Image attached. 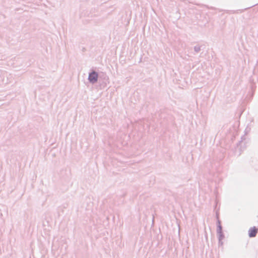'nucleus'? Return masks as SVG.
<instances>
[{"label": "nucleus", "instance_id": "nucleus-1", "mask_svg": "<svg viewBox=\"0 0 258 258\" xmlns=\"http://www.w3.org/2000/svg\"><path fill=\"white\" fill-rule=\"evenodd\" d=\"M98 74L96 72L93 71L89 74L88 80L91 84H94L96 83L98 81Z\"/></svg>", "mask_w": 258, "mask_h": 258}, {"label": "nucleus", "instance_id": "nucleus-2", "mask_svg": "<svg viewBox=\"0 0 258 258\" xmlns=\"http://www.w3.org/2000/svg\"><path fill=\"white\" fill-rule=\"evenodd\" d=\"M219 225L217 227V234L218 235L219 241L220 242L224 238V235L222 233V226L220 225V221L218 220Z\"/></svg>", "mask_w": 258, "mask_h": 258}, {"label": "nucleus", "instance_id": "nucleus-3", "mask_svg": "<svg viewBox=\"0 0 258 258\" xmlns=\"http://www.w3.org/2000/svg\"><path fill=\"white\" fill-rule=\"evenodd\" d=\"M257 232V229L255 227H251L248 231V235L250 237H255Z\"/></svg>", "mask_w": 258, "mask_h": 258}, {"label": "nucleus", "instance_id": "nucleus-4", "mask_svg": "<svg viewBox=\"0 0 258 258\" xmlns=\"http://www.w3.org/2000/svg\"><path fill=\"white\" fill-rule=\"evenodd\" d=\"M194 50L196 52H199L201 50V47L199 45H196L194 47Z\"/></svg>", "mask_w": 258, "mask_h": 258}, {"label": "nucleus", "instance_id": "nucleus-5", "mask_svg": "<svg viewBox=\"0 0 258 258\" xmlns=\"http://www.w3.org/2000/svg\"><path fill=\"white\" fill-rule=\"evenodd\" d=\"M104 79H105V80H108V77H107V76H105Z\"/></svg>", "mask_w": 258, "mask_h": 258}]
</instances>
